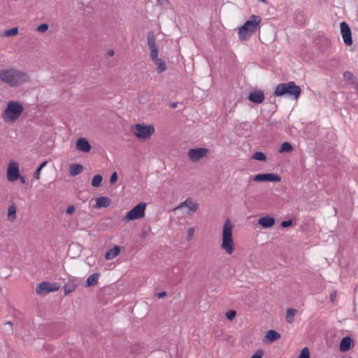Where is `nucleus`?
Listing matches in <instances>:
<instances>
[{
	"mask_svg": "<svg viewBox=\"0 0 358 358\" xmlns=\"http://www.w3.org/2000/svg\"><path fill=\"white\" fill-rule=\"evenodd\" d=\"M0 80L11 87H18L29 80V75L14 68L0 71Z\"/></svg>",
	"mask_w": 358,
	"mask_h": 358,
	"instance_id": "1",
	"label": "nucleus"
},
{
	"mask_svg": "<svg viewBox=\"0 0 358 358\" xmlns=\"http://www.w3.org/2000/svg\"><path fill=\"white\" fill-rule=\"evenodd\" d=\"M262 18L259 15H252L238 30V38L240 41H247L260 27Z\"/></svg>",
	"mask_w": 358,
	"mask_h": 358,
	"instance_id": "2",
	"label": "nucleus"
},
{
	"mask_svg": "<svg viewBox=\"0 0 358 358\" xmlns=\"http://www.w3.org/2000/svg\"><path fill=\"white\" fill-rule=\"evenodd\" d=\"M148 45L150 50V59L157 66V71L159 73L164 72L167 67L165 62L160 58H158L159 50L156 44L155 35L152 31L147 34Z\"/></svg>",
	"mask_w": 358,
	"mask_h": 358,
	"instance_id": "3",
	"label": "nucleus"
},
{
	"mask_svg": "<svg viewBox=\"0 0 358 358\" xmlns=\"http://www.w3.org/2000/svg\"><path fill=\"white\" fill-rule=\"evenodd\" d=\"M23 111L24 107L19 101H10L3 111L1 117L5 122L14 123L19 119Z\"/></svg>",
	"mask_w": 358,
	"mask_h": 358,
	"instance_id": "4",
	"label": "nucleus"
},
{
	"mask_svg": "<svg viewBox=\"0 0 358 358\" xmlns=\"http://www.w3.org/2000/svg\"><path fill=\"white\" fill-rule=\"evenodd\" d=\"M301 93L300 86L296 85L293 81L278 84L274 91L273 94L276 96L287 95L288 96L297 99Z\"/></svg>",
	"mask_w": 358,
	"mask_h": 358,
	"instance_id": "5",
	"label": "nucleus"
},
{
	"mask_svg": "<svg viewBox=\"0 0 358 358\" xmlns=\"http://www.w3.org/2000/svg\"><path fill=\"white\" fill-rule=\"evenodd\" d=\"M232 228L230 220L227 219L223 225L221 248L228 255H231L235 250L232 238Z\"/></svg>",
	"mask_w": 358,
	"mask_h": 358,
	"instance_id": "6",
	"label": "nucleus"
},
{
	"mask_svg": "<svg viewBox=\"0 0 358 358\" xmlns=\"http://www.w3.org/2000/svg\"><path fill=\"white\" fill-rule=\"evenodd\" d=\"M131 131L139 139L147 140L155 133L152 124H136L131 127Z\"/></svg>",
	"mask_w": 358,
	"mask_h": 358,
	"instance_id": "7",
	"label": "nucleus"
},
{
	"mask_svg": "<svg viewBox=\"0 0 358 358\" xmlns=\"http://www.w3.org/2000/svg\"><path fill=\"white\" fill-rule=\"evenodd\" d=\"M146 208V203L141 202L135 206L131 210H130L124 217V221H131L143 218L145 216V210Z\"/></svg>",
	"mask_w": 358,
	"mask_h": 358,
	"instance_id": "8",
	"label": "nucleus"
},
{
	"mask_svg": "<svg viewBox=\"0 0 358 358\" xmlns=\"http://www.w3.org/2000/svg\"><path fill=\"white\" fill-rule=\"evenodd\" d=\"M60 287L57 282H42L37 285L36 292L37 294L42 295L49 292H56Z\"/></svg>",
	"mask_w": 358,
	"mask_h": 358,
	"instance_id": "9",
	"label": "nucleus"
},
{
	"mask_svg": "<svg viewBox=\"0 0 358 358\" xmlns=\"http://www.w3.org/2000/svg\"><path fill=\"white\" fill-rule=\"evenodd\" d=\"M208 152V150L203 148H197L190 149L188 151V157L189 160L192 162H197L202 158H204L207 156Z\"/></svg>",
	"mask_w": 358,
	"mask_h": 358,
	"instance_id": "10",
	"label": "nucleus"
},
{
	"mask_svg": "<svg viewBox=\"0 0 358 358\" xmlns=\"http://www.w3.org/2000/svg\"><path fill=\"white\" fill-rule=\"evenodd\" d=\"M7 179L10 182L17 180L20 177L19 164L15 162H10L7 168Z\"/></svg>",
	"mask_w": 358,
	"mask_h": 358,
	"instance_id": "11",
	"label": "nucleus"
},
{
	"mask_svg": "<svg viewBox=\"0 0 358 358\" xmlns=\"http://www.w3.org/2000/svg\"><path fill=\"white\" fill-rule=\"evenodd\" d=\"M341 31L345 44L347 45H351L353 42L352 32L351 29L347 22H342L341 23Z\"/></svg>",
	"mask_w": 358,
	"mask_h": 358,
	"instance_id": "12",
	"label": "nucleus"
},
{
	"mask_svg": "<svg viewBox=\"0 0 358 358\" xmlns=\"http://www.w3.org/2000/svg\"><path fill=\"white\" fill-rule=\"evenodd\" d=\"M252 180L256 182H280L281 177L274 173H261L254 176Z\"/></svg>",
	"mask_w": 358,
	"mask_h": 358,
	"instance_id": "13",
	"label": "nucleus"
},
{
	"mask_svg": "<svg viewBox=\"0 0 358 358\" xmlns=\"http://www.w3.org/2000/svg\"><path fill=\"white\" fill-rule=\"evenodd\" d=\"M264 94L262 90H257L250 92L248 99L252 103L260 104L264 101Z\"/></svg>",
	"mask_w": 358,
	"mask_h": 358,
	"instance_id": "14",
	"label": "nucleus"
},
{
	"mask_svg": "<svg viewBox=\"0 0 358 358\" xmlns=\"http://www.w3.org/2000/svg\"><path fill=\"white\" fill-rule=\"evenodd\" d=\"M76 147L78 150L86 153L92 149L90 142L85 138H79L76 141Z\"/></svg>",
	"mask_w": 358,
	"mask_h": 358,
	"instance_id": "15",
	"label": "nucleus"
},
{
	"mask_svg": "<svg viewBox=\"0 0 358 358\" xmlns=\"http://www.w3.org/2000/svg\"><path fill=\"white\" fill-rule=\"evenodd\" d=\"M187 207L189 208L187 213H193L197 210L198 206L194 203L192 198H188L183 202H182L176 208L179 209L183 207Z\"/></svg>",
	"mask_w": 358,
	"mask_h": 358,
	"instance_id": "16",
	"label": "nucleus"
},
{
	"mask_svg": "<svg viewBox=\"0 0 358 358\" xmlns=\"http://www.w3.org/2000/svg\"><path fill=\"white\" fill-rule=\"evenodd\" d=\"M275 222V218L270 215L261 217L258 220V224L264 229L272 227Z\"/></svg>",
	"mask_w": 358,
	"mask_h": 358,
	"instance_id": "17",
	"label": "nucleus"
},
{
	"mask_svg": "<svg viewBox=\"0 0 358 358\" xmlns=\"http://www.w3.org/2000/svg\"><path fill=\"white\" fill-rule=\"evenodd\" d=\"M354 346V341L350 336H345L342 338L340 343V350L341 352H347Z\"/></svg>",
	"mask_w": 358,
	"mask_h": 358,
	"instance_id": "18",
	"label": "nucleus"
},
{
	"mask_svg": "<svg viewBox=\"0 0 358 358\" xmlns=\"http://www.w3.org/2000/svg\"><path fill=\"white\" fill-rule=\"evenodd\" d=\"M78 286V284L76 282V280L69 279L67 282L64 285V294L67 295L73 292H74Z\"/></svg>",
	"mask_w": 358,
	"mask_h": 358,
	"instance_id": "19",
	"label": "nucleus"
},
{
	"mask_svg": "<svg viewBox=\"0 0 358 358\" xmlns=\"http://www.w3.org/2000/svg\"><path fill=\"white\" fill-rule=\"evenodd\" d=\"M94 208H106L110 206L111 200L108 196H99L96 200Z\"/></svg>",
	"mask_w": 358,
	"mask_h": 358,
	"instance_id": "20",
	"label": "nucleus"
},
{
	"mask_svg": "<svg viewBox=\"0 0 358 358\" xmlns=\"http://www.w3.org/2000/svg\"><path fill=\"white\" fill-rule=\"evenodd\" d=\"M16 212H17L16 206L13 201H11L8 208V213H7L8 220L10 222H13L16 220Z\"/></svg>",
	"mask_w": 358,
	"mask_h": 358,
	"instance_id": "21",
	"label": "nucleus"
},
{
	"mask_svg": "<svg viewBox=\"0 0 358 358\" xmlns=\"http://www.w3.org/2000/svg\"><path fill=\"white\" fill-rule=\"evenodd\" d=\"M120 248L117 245H115L106 252L105 258L108 260L113 259L120 254Z\"/></svg>",
	"mask_w": 358,
	"mask_h": 358,
	"instance_id": "22",
	"label": "nucleus"
},
{
	"mask_svg": "<svg viewBox=\"0 0 358 358\" xmlns=\"http://www.w3.org/2000/svg\"><path fill=\"white\" fill-rule=\"evenodd\" d=\"M69 168V173L72 176H76L80 174L83 170V165L80 164H72L70 165Z\"/></svg>",
	"mask_w": 358,
	"mask_h": 358,
	"instance_id": "23",
	"label": "nucleus"
},
{
	"mask_svg": "<svg viewBox=\"0 0 358 358\" xmlns=\"http://www.w3.org/2000/svg\"><path fill=\"white\" fill-rule=\"evenodd\" d=\"M99 278V273H94L90 275L87 279L86 286L92 287V286H94V285H97Z\"/></svg>",
	"mask_w": 358,
	"mask_h": 358,
	"instance_id": "24",
	"label": "nucleus"
},
{
	"mask_svg": "<svg viewBox=\"0 0 358 358\" xmlns=\"http://www.w3.org/2000/svg\"><path fill=\"white\" fill-rule=\"evenodd\" d=\"M266 338L270 342H274L275 341L280 338V334L273 329L268 330L266 333Z\"/></svg>",
	"mask_w": 358,
	"mask_h": 358,
	"instance_id": "25",
	"label": "nucleus"
},
{
	"mask_svg": "<svg viewBox=\"0 0 358 358\" xmlns=\"http://www.w3.org/2000/svg\"><path fill=\"white\" fill-rule=\"evenodd\" d=\"M297 312L295 308H289L286 313V320L288 323H292L294 321V317Z\"/></svg>",
	"mask_w": 358,
	"mask_h": 358,
	"instance_id": "26",
	"label": "nucleus"
},
{
	"mask_svg": "<svg viewBox=\"0 0 358 358\" xmlns=\"http://www.w3.org/2000/svg\"><path fill=\"white\" fill-rule=\"evenodd\" d=\"M294 19L300 25H303L305 23L304 14L301 11L298 10L294 13Z\"/></svg>",
	"mask_w": 358,
	"mask_h": 358,
	"instance_id": "27",
	"label": "nucleus"
},
{
	"mask_svg": "<svg viewBox=\"0 0 358 358\" xmlns=\"http://www.w3.org/2000/svg\"><path fill=\"white\" fill-rule=\"evenodd\" d=\"M293 146L289 142H284L281 145L280 149L279 150L280 152H289L293 150Z\"/></svg>",
	"mask_w": 358,
	"mask_h": 358,
	"instance_id": "28",
	"label": "nucleus"
},
{
	"mask_svg": "<svg viewBox=\"0 0 358 358\" xmlns=\"http://www.w3.org/2000/svg\"><path fill=\"white\" fill-rule=\"evenodd\" d=\"M102 180L103 178L101 175H95L92 180V186L95 187H99L101 184Z\"/></svg>",
	"mask_w": 358,
	"mask_h": 358,
	"instance_id": "29",
	"label": "nucleus"
},
{
	"mask_svg": "<svg viewBox=\"0 0 358 358\" xmlns=\"http://www.w3.org/2000/svg\"><path fill=\"white\" fill-rule=\"evenodd\" d=\"M252 159L258 160V161H261V162H264L266 160V157L264 153H263L262 152L258 151V152H256L254 153V155H252Z\"/></svg>",
	"mask_w": 358,
	"mask_h": 358,
	"instance_id": "30",
	"label": "nucleus"
},
{
	"mask_svg": "<svg viewBox=\"0 0 358 358\" xmlns=\"http://www.w3.org/2000/svg\"><path fill=\"white\" fill-rule=\"evenodd\" d=\"M18 34V28L17 27H13V28H11L10 29H8L6 31H5L3 35L5 36H15Z\"/></svg>",
	"mask_w": 358,
	"mask_h": 358,
	"instance_id": "31",
	"label": "nucleus"
},
{
	"mask_svg": "<svg viewBox=\"0 0 358 358\" xmlns=\"http://www.w3.org/2000/svg\"><path fill=\"white\" fill-rule=\"evenodd\" d=\"M343 77L346 80L350 81L352 83H355V76L352 72H344Z\"/></svg>",
	"mask_w": 358,
	"mask_h": 358,
	"instance_id": "32",
	"label": "nucleus"
},
{
	"mask_svg": "<svg viewBox=\"0 0 358 358\" xmlns=\"http://www.w3.org/2000/svg\"><path fill=\"white\" fill-rule=\"evenodd\" d=\"M297 358H310V352L307 347L303 348Z\"/></svg>",
	"mask_w": 358,
	"mask_h": 358,
	"instance_id": "33",
	"label": "nucleus"
},
{
	"mask_svg": "<svg viewBox=\"0 0 358 358\" xmlns=\"http://www.w3.org/2000/svg\"><path fill=\"white\" fill-rule=\"evenodd\" d=\"M48 24L46 23H43L37 27L36 31L39 33H43L48 29Z\"/></svg>",
	"mask_w": 358,
	"mask_h": 358,
	"instance_id": "34",
	"label": "nucleus"
},
{
	"mask_svg": "<svg viewBox=\"0 0 358 358\" xmlns=\"http://www.w3.org/2000/svg\"><path fill=\"white\" fill-rule=\"evenodd\" d=\"M236 315V312L234 310H230L226 313V317L229 320H233Z\"/></svg>",
	"mask_w": 358,
	"mask_h": 358,
	"instance_id": "35",
	"label": "nucleus"
},
{
	"mask_svg": "<svg viewBox=\"0 0 358 358\" xmlns=\"http://www.w3.org/2000/svg\"><path fill=\"white\" fill-rule=\"evenodd\" d=\"M194 227H190L187 230V241H191L194 236Z\"/></svg>",
	"mask_w": 358,
	"mask_h": 358,
	"instance_id": "36",
	"label": "nucleus"
},
{
	"mask_svg": "<svg viewBox=\"0 0 358 358\" xmlns=\"http://www.w3.org/2000/svg\"><path fill=\"white\" fill-rule=\"evenodd\" d=\"M278 124H280V122H278L275 120L270 118L268 122L267 127H274V126H278Z\"/></svg>",
	"mask_w": 358,
	"mask_h": 358,
	"instance_id": "37",
	"label": "nucleus"
},
{
	"mask_svg": "<svg viewBox=\"0 0 358 358\" xmlns=\"http://www.w3.org/2000/svg\"><path fill=\"white\" fill-rule=\"evenodd\" d=\"M281 227L283 228H287L292 225V220H288L282 221L280 224Z\"/></svg>",
	"mask_w": 358,
	"mask_h": 358,
	"instance_id": "38",
	"label": "nucleus"
},
{
	"mask_svg": "<svg viewBox=\"0 0 358 358\" xmlns=\"http://www.w3.org/2000/svg\"><path fill=\"white\" fill-rule=\"evenodd\" d=\"M264 355V351L262 350H258L251 357V358H262Z\"/></svg>",
	"mask_w": 358,
	"mask_h": 358,
	"instance_id": "39",
	"label": "nucleus"
},
{
	"mask_svg": "<svg viewBox=\"0 0 358 358\" xmlns=\"http://www.w3.org/2000/svg\"><path fill=\"white\" fill-rule=\"evenodd\" d=\"M117 180V174L116 172H113L110 178V184H114Z\"/></svg>",
	"mask_w": 358,
	"mask_h": 358,
	"instance_id": "40",
	"label": "nucleus"
},
{
	"mask_svg": "<svg viewBox=\"0 0 358 358\" xmlns=\"http://www.w3.org/2000/svg\"><path fill=\"white\" fill-rule=\"evenodd\" d=\"M76 210V208L73 205L69 206L66 210V214H71L73 213Z\"/></svg>",
	"mask_w": 358,
	"mask_h": 358,
	"instance_id": "41",
	"label": "nucleus"
},
{
	"mask_svg": "<svg viewBox=\"0 0 358 358\" xmlns=\"http://www.w3.org/2000/svg\"><path fill=\"white\" fill-rule=\"evenodd\" d=\"M41 169H40L38 167L37 168V169L35 171V172L34 173V178L35 179H37L38 180L40 178V174H41Z\"/></svg>",
	"mask_w": 358,
	"mask_h": 358,
	"instance_id": "42",
	"label": "nucleus"
},
{
	"mask_svg": "<svg viewBox=\"0 0 358 358\" xmlns=\"http://www.w3.org/2000/svg\"><path fill=\"white\" fill-rule=\"evenodd\" d=\"M336 296H337V292L336 291H333L331 292V294H330V300L331 302H334L336 299Z\"/></svg>",
	"mask_w": 358,
	"mask_h": 358,
	"instance_id": "43",
	"label": "nucleus"
},
{
	"mask_svg": "<svg viewBox=\"0 0 358 358\" xmlns=\"http://www.w3.org/2000/svg\"><path fill=\"white\" fill-rule=\"evenodd\" d=\"M166 295V292H159V293H157V296L159 299L163 298V297H164Z\"/></svg>",
	"mask_w": 358,
	"mask_h": 358,
	"instance_id": "44",
	"label": "nucleus"
},
{
	"mask_svg": "<svg viewBox=\"0 0 358 358\" xmlns=\"http://www.w3.org/2000/svg\"><path fill=\"white\" fill-rule=\"evenodd\" d=\"M18 179L20 180L21 183H22V184L27 183V180L25 178V177L20 176V177Z\"/></svg>",
	"mask_w": 358,
	"mask_h": 358,
	"instance_id": "45",
	"label": "nucleus"
},
{
	"mask_svg": "<svg viewBox=\"0 0 358 358\" xmlns=\"http://www.w3.org/2000/svg\"><path fill=\"white\" fill-rule=\"evenodd\" d=\"M47 163H48V162H47V161H44V162H43L39 165L38 168H39L40 169H41V170H42V169H43V168H44V167L46 166Z\"/></svg>",
	"mask_w": 358,
	"mask_h": 358,
	"instance_id": "46",
	"label": "nucleus"
},
{
	"mask_svg": "<svg viewBox=\"0 0 358 358\" xmlns=\"http://www.w3.org/2000/svg\"><path fill=\"white\" fill-rule=\"evenodd\" d=\"M108 56L112 57L114 55V51L113 50H110L108 52Z\"/></svg>",
	"mask_w": 358,
	"mask_h": 358,
	"instance_id": "47",
	"label": "nucleus"
},
{
	"mask_svg": "<svg viewBox=\"0 0 358 358\" xmlns=\"http://www.w3.org/2000/svg\"><path fill=\"white\" fill-rule=\"evenodd\" d=\"M169 0H157L158 3L163 4L164 2H168Z\"/></svg>",
	"mask_w": 358,
	"mask_h": 358,
	"instance_id": "48",
	"label": "nucleus"
},
{
	"mask_svg": "<svg viewBox=\"0 0 358 358\" xmlns=\"http://www.w3.org/2000/svg\"><path fill=\"white\" fill-rule=\"evenodd\" d=\"M176 106H177V103H171V107H172L173 108H175Z\"/></svg>",
	"mask_w": 358,
	"mask_h": 358,
	"instance_id": "49",
	"label": "nucleus"
},
{
	"mask_svg": "<svg viewBox=\"0 0 358 358\" xmlns=\"http://www.w3.org/2000/svg\"><path fill=\"white\" fill-rule=\"evenodd\" d=\"M6 324H8V325H10L11 327L13 326V323L10 321L7 322L5 323Z\"/></svg>",
	"mask_w": 358,
	"mask_h": 358,
	"instance_id": "50",
	"label": "nucleus"
},
{
	"mask_svg": "<svg viewBox=\"0 0 358 358\" xmlns=\"http://www.w3.org/2000/svg\"><path fill=\"white\" fill-rule=\"evenodd\" d=\"M355 84H356V90L358 92V83H356Z\"/></svg>",
	"mask_w": 358,
	"mask_h": 358,
	"instance_id": "51",
	"label": "nucleus"
},
{
	"mask_svg": "<svg viewBox=\"0 0 358 358\" xmlns=\"http://www.w3.org/2000/svg\"><path fill=\"white\" fill-rule=\"evenodd\" d=\"M260 1H262V2H266V0H259Z\"/></svg>",
	"mask_w": 358,
	"mask_h": 358,
	"instance_id": "52",
	"label": "nucleus"
},
{
	"mask_svg": "<svg viewBox=\"0 0 358 358\" xmlns=\"http://www.w3.org/2000/svg\"><path fill=\"white\" fill-rule=\"evenodd\" d=\"M349 358H352V357H349Z\"/></svg>",
	"mask_w": 358,
	"mask_h": 358,
	"instance_id": "53",
	"label": "nucleus"
}]
</instances>
